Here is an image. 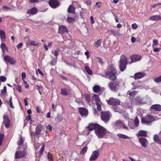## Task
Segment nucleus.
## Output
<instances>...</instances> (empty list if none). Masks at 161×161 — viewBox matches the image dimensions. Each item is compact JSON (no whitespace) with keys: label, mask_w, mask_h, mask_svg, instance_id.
Wrapping results in <instances>:
<instances>
[{"label":"nucleus","mask_w":161,"mask_h":161,"mask_svg":"<svg viewBox=\"0 0 161 161\" xmlns=\"http://www.w3.org/2000/svg\"><path fill=\"white\" fill-rule=\"evenodd\" d=\"M105 73L106 75V78H108L110 80L114 81L117 79V72L115 68L112 65L110 66L108 70Z\"/></svg>","instance_id":"nucleus-1"},{"label":"nucleus","mask_w":161,"mask_h":161,"mask_svg":"<svg viewBox=\"0 0 161 161\" xmlns=\"http://www.w3.org/2000/svg\"><path fill=\"white\" fill-rule=\"evenodd\" d=\"M106 129L102 126L97 125L96 127L95 132L99 138H103L106 135Z\"/></svg>","instance_id":"nucleus-2"},{"label":"nucleus","mask_w":161,"mask_h":161,"mask_svg":"<svg viewBox=\"0 0 161 161\" xmlns=\"http://www.w3.org/2000/svg\"><path fill=\"white\" fill-rule=\"evenodd\" d=\"M128 64L127 58L124 55H121L119 63V67L121 72L124 71L126 69Z\"/></svg>","instance_id":"nucleus-3"},{"label":"nucleus","mask_w":161,"mask_h":161,"mask_svg":"<svg viewBox=\"0 0 161 161\" xmlns=\"http://www.w3.org/2000/svg\"><path fill=\"white\" fill-rule=\"evenodd\" d=\"M108 87L112 91L116 92L119 87V82L118 81L111 82L109 83Z\"/></svg>","instance_id":"nucleus-4"},{"label":"nucleus","mask_w":161,"mask_h":161,"mask_svg":"<svg viewBox=\"0 0 161 161\" xmlns=\"http://www.w3.org/2000/svg\"><path fill=\"white\" fill-rule=\"evenodd\" d=\"M154 117L150 114H148L145 118H142L141 122L142 124H148L155 120Z\"/></svg>","instance_id":"nucleus-5"},{"label":"nucleus","mask_w":161,"mask_h":161,"mask_svg":"<svg viewBox=\"0 0 161 161\" xmlns=\"http://www.w3.org/2000/svg\"><path fill=\"white\" fill-rule=\"evenodd\" d=\"M111 116L110 113L109 112H102L101 113V119L105 123H107L109 121Z\"/></svg>","instance_id":"nucleus-6"},{"label":"nucleus","mask_w":161,"mask_h":161,"mask_svg":"<svg viewBox=\"0 0 161 161\" xmlns=\"http://www.w3.org/2000/svg\"><path fill=\"white\" fill-rule=\"evenodd\" d=\"M108 104L112 106L119 105L120 103V101L117 98H114L113 97L110 98L108 100H107Z\"/></svg>","instance_id":"nucleus-7"},{"label":"nucleus","mask_w":161,"mask_h":161,"mask_svg":"<svg viewBox=\"0 0 161 161\" xmlns=\"http://www.w3.org/2000/svg\"><path fill=\"white\" fill-rule=\"evenodd\" d=\"M114 126L118 129L122 128L124 129L129 130L128 127L124 123L120 120H118L115 121Z\"/></svg>","instance_id":"nucleus-8"},{"label":"nucleus","mask_w":161,"mask_h":161,"mask_svg":"<svg viewBox=\"0 0 161 161\" xmlns=\"http://www.w3.org/2000/svg\"><path fill=\"white\" fill-rule=\"evenodd\" d=\"M4 61L11 64H15L16 62L13 58L8 55H5L4 57Z\"/></svg>","instance_id":"nucleus-9"},{"label":"nucleus","mask_w":161,"mask_h":161,"mask_svg":"<svg viewBox=\"0 0 161 161\" xmlns=\"http://www.w3.org/2000/svg\"><path fill=\"white\" fill-rule=\"evenodd\" d=\"M99 155V152L98 150H95L92 152V154L90 158V161H94L98 157Z\"/></svg>","instance_id":"nucleus-10"},{"label":"nucleus","mask_w":161,"mask_h":161,"mask_svg":"<svg viewBox=\"0 0 161 161\" xmlns=\"http://www.w3.org/2000/svg\"><path fill=\"white\" fill-rule=\"evenodd\" d=\"M139 141L142 147L145 148L147 147L148 142L146 138L142 137H139Z\"/></svg>","instance_id":"nucleus-11"},{"label":"nucleus","mask_w":161,"mask_h":161,"mask_svg":"<svg viewBox=\"0 0 161 161\" xmlns=\"http://www.w3.org/2000/svg\"><path fill=\"white\" fill-rule=\"evenodd\" d=\"M151 114H153V110L161 111V106L159 104H156L152 105L150 108Z\"/></svg>","instance_id":"nucleus-12"},{"label":"nucleus","mask_w":161,"mask_h":161,"mask_svg":"<svg viewBox=\"0 0 161 161\" xmlns=\"http://www.w3.org/2000/svg\"><path fill=\"white\" fill-rule=\"evenodd\" d=\"M97 125V124H94L92 123L90 124L86 128V130H88L86 134L87 135H89L90 133V131L93 130V129H94L95 131L96 130V126Z\"/></svg>","instance_id":"nucleus-13"},{"label":"nucleus","mask_w":161,"mask_h":161,"mask_svg":"<svg viewBox=\"0 0 161 161\" xmlns=\"http://www.w3.org/2000/svg\"><path fill=\"white\" fill-rule=\"evenodd\" d=\"M49 3V5L53 8H56L59 4V3L58 0H50Z\"/></svg>","instance_id":"nucleus-14"},{"label":"nucleus","mask_w":161,"mask_h":161,"mask_svg":"<svg viewBox=\"0 0 161 161\" xmlns=\"http://www.w3.org/2000/svg\"><path fill=\"white\" fill-rule=\"evenodd\" d=\"M68 32V30L65 26L61 25L59 26L58 31L59 34H62Z\"/></svg>","instance_id":"nucleus-15"},{"label":"nucleus","mask_w":161,"mask_h":161,"mask_svg":"<svg viewBox=\"0 0 161 161\" xmlns=\"http://www.w3.org/2000/svg\"><path fill=\"white\" fill-rule=\"evenodd\" d=\"M3 123L4 124L5 127L8 128L10 126V120L8 118L7 115H4L3 116Z\"/></svg>","instance_id":"nucleus-16"},{"label":"nucleus","mask_w":161,"mask_h":161,"mask_svg":"<svg viewBox=\"0 0 161 161\" xmlns=\"http://www.w3.org/2000/svg\"><path fill=\"white\" fill-rule=\"evenodd\" d=\"M79 112L82 116H86L88 114V110L84 108H80L79 109Z\"/></svg>","instance_id":"nucleus-17"},{"label":"nucleus","mask_w":161,"mask_h":161,"mask_svg":"<svg viewBox=\"0 0 161 161\" xmlns=\"http://www.w3.org/2000/svg\"><path fill=\"white\" fill-rule=\"evenodd\" d=\"M146 75L144 73L139 72L136 73L134 75V79L136 80L141 79L144 77Z\"/></svg>","instance_id":"nucleus-18"},{"label":"nucleus","mask_w":161,"mask_h":161,"mask_svg":"<svg viewBox=\"0 0 161 161\" xmlns=\"http://www.w3.org/2000/svg\"><path fill=\"white\" fill-rule=\"evenodd\" d=\"M25 155V153L24 151H19L15 153V157L17 159H19L24 157Z\"/></svg>","instance_id":"nucleus-19"},{"label":"nucleus","mask_w":161,"mask_h":161,"mask_svg":"<svg viewBox=\"0 0 161 161\" xmlns=\"http://www.w3.org/2000/svg\"><path fill=\"white\" fill-rule=\"evenodd\" d=\"M131 60V63L136 62L140 60L141 57L138 55H133L130 57Z\"/></svg>","instance_id":"nucleus-20"},{"label":"nucleus","mask_w":161,"mask_h":161,"mask_svg":"<svg viewBox=\"0 0 161 161\" xmlns=\"http://www.w3.org/2000/svg\"><path fill=\"white\" fill-rule=\"evenodd\" d=\"M37 9L35 7H33L31 9L28 10L27 12V13L28 14L33 15L37 13Z\"/></svg>","instance_id":"nucleus-21"},{"label":"nucleus","mask_w":161,"mask_h":161,"mask_svg":"<svg viewBox=\"0 0 161 161\" xmlns=\"http://www.w3.org/2000/svg\"><path fill=\"white\" fill-rule=\"evenodd\" d=\"M26 44L27 45L29 46H36L39 45V43L38 42L31 41V40L29 39L26 42Z\"/></svg>","instance_id":"nucleus-22"},{"label":"nucleus","mask_w":161,"mask_h":161,"mask_svg":"<svg viewBox=\"0 0 161 161\" xmlns=\"http://www.w3.org/2000/svg\"><path fill=\"white\" fill-rule=\"evenodd\" d=\"M42 130L41 125H37L36 128L35 134L38 135L40 134Z\"/></svg>","instance_id":"nucleus-23"},{"label":"nucleus","mask_w":161,"mask_h":161,"mask_svg":"<svg viewBox=\"0 0 161 161\" xmlns=\"http://www.w3.org/2000/svg\"><path fill=\"white\" fill-rule=\"evenodd\" d=\"M0 37L2 42H3L5 41V32L2 30H0Z\"/></svg>","instance_id":"nucleus-24"},{"label":"nucleus","mask_w":161,"mask_h":161,"mask_svg":"<svg viewBox=\"0 0 161 161\" xmlns=\"http://www.w3.org/2000/svg\"><path fill=\"white\" fill-rule=\"evenodd\" d=\"M107 33H109L110 35H119V32L114 29H111L108 30Z\"/></svg>","instance_id":"nucleus-25"},{"label":"nucleus","mask_w":161,"mask_h":161,"mask_svg":"<svg viewBox=\"0 0 161 161\" xmlns=\"http://www.w3.org/2000/svg\"><path fill=\"white\" fill-rule=\"evenodd\" d=\"M154 141L160 144H161V137L157 135H155L154 136Z\"/></svg>","instance_id":"nucleus-26"},{"label":"nucleus","mask_w":161,"mask_h":161,"mask_svg":"<svg viewBox=\"0 0 161 161\" xmlns=\"http://www.w3.org/2000/svg\"><path fill=\"white\" fill-rule=\"evenodd\" d=\"M138 136H147V132L146 131L141 130H140L137 134Z\"/></svg>","instance_id":"nucleus-27"},{"label":"nucleus","mask_w":161,"mask_h":161,"mask_svg":"<svg viewBox=\"0 0 161 161\" xmlns=\"http://www.w3.org/2000/svg\"><path fill=\"white\" fill-rule=\"evenodd\" d=\"M135 103L137 104H143V102L142 101V99L139 97L137 96L135 98Z\"/></svg>","instance_id":"nucleus-28"},{"label":"nucleus","mask_w":161,"mask_h":161,"mask_svg":"<svg viewBox=\"0 0 161 161\" xmlns=\"http://www.w3.org/2000/svg\"><path fill=\"white\" fill-rule=\"evenodd\" d=\"M149 19L153 21H158L161 20V17L157 15H154L150 17Z\"/></svg>","instance_id":"nucleus-29"},{"label":"nucleus","mask_w":161,"mask_h":161,"mask_svg":"<svg viewBox=\"0 0 161 161\" xmlns=\"http://www.w3.org/2000/svg\"><path fill=\"white\" fill-rule=\"evenodd\" d=\"M75 8L72 5H70L69 6L68 9V11L69 13H74L75 11Z\"/></svg>","instance_id":"nucleus-30"},{"label":"nucleus","mask_w":161,"mask_h":161,"mask_svg":"<svg viewBox=\"0 0 161 161\" xmlns=\"http://www.w3.org/2000/svg\"><path fill=\"white\" fill-rule=\"evenodd\" d=\"M93 97L94 100L96 101V103H101L98 95L94 94L93 95Z\"/></svg>","instance_id":"nucleus-31"},{"label":"nucleus","mask_w":161,"mask_h":161,"mask_svg":"<svg viewBox=\"0 0 161 161\" xmlns=\"http://www.w3.org/2000/svg\"><path fill=\"white\" fill-rule=\"evenodd\" d=\"M117 136L119 138H123L124 139H129L130 138V137L128 136L127 135L122 134H117Z\"/></svg>","instance_id":"nucleus-32"},{"label":"nucleus","mask_w":161,"mask_h":161,"mask_svg":"<svg viewBox=\"0 0 161 161\" xmlns=\"http://www.w3.org/2000/svg\"><path fill=\"white\" fill-rule=\"evenodd\" d=\"M93 91L95 93H97L100 91V87L97 85H95L93 87Z\"/></svg>","instance_id":"nucleus-33"},{"label":"nucleus","mask_w":161,"mask_h":161,"mask_svg":"<svg viewBox=\"0 0 161 161\" xmlns=\"http://www.w3.org/2000/svg\"><path fill=\"white\" fill-rule=\"evenodd\" d=\"M101 40L99 39L94 43V45L96 47H98L101 46Z\"/></svg>","instance_id":"nucleus-34"},{"label":"nucleus","mask_w":161,"mask_h":161,"mask_svg":"<svg viewBox=\"0 0 161 161\" xmlns=\"http://www.w3.org/2000/svg\"><path fill=\"white\" fill-rule=\"evenodd\" d=\"M7 88L6 86H4L3 87V89L1 90V93H0V95L1 96H4L6 94V93Z\"/></svg>","instance_id":"nucleus-35"},{"label":"nucleus","mask_w":161,"mask_h":161,"mask_svg":"<svg viewBox=\"0 0 161 161\" xmlns=\"http://www.w3.org/2000/svg\"><path fill=\"white\" fill-rule=\"evenodd\" d=\"M85 69L86 71L90 75H91L92 74V71L87 66H85Z\"/></svg>","instance_id":"nucleus-36"},{"label":"nucleus","mask_w":161,"mask_h":161,"mask_svg":"<svg viewBox=\"0 0 161 161\" xmlns=\"http://www.w3.org/2000/svg\"><path fill=\"white\" fill-rule=\"evenodd\" d=\"M137 92L135 91H132L131 92H130V91H129L127 92V93L129 94L130 95L131 97H134L135 96V95L136 94Z\"/></svg>","instance_id":"nucleus-37"},{"label":"nucleus","mask_w":161,"mask_h":161,"mask_svg":"<svg viewBox=\"0 0 161 161\" xmlns=\"http://www.w3.org/2000/svg\"><path fill=\"white\" fill-rule=\"evenodd\" d=\"M2 9L3 11L4 12L8 11L11 10L10 8H9L6 6H3L2 7Z\"/></svg>","instance_id":"nucleus-38"},{"label":"nucleus","mask_w":161,"mask_h":161,"mask_svg":"<svg viewBox=\"0 0 161 161\" xmlns=\"http://www.w3.org/2000/svg\"><path fill=\"white\" fill-rule=\"evenodd\" d=\"M24 139L21 136L19 141L17 142L18 145L19 146L22 145L24 142Z\"/></svg>","instance_id":"nucleus-39"},{"label":"nucleus","mask_w":161,"mask_h":161,"mask_svg":"<svg viewBox=\"0 0 161 161\" xmlns=\"http://www.w3.org/2000/svg\"><path fill=\"white\" fill-rule=\"evenodd\" d=\"M87 146H85L82 149L80 152V154H84L86 152L87 149Z\"/></svg>","instance_id":"nucleus-40"},{"label":"nucleus","mask_w":161,"mask_h":161,"mask_svg":"<svg viewBox=\"0 0 161 161\" xmlns=\"http://www.w3.org/2000/svg\"><path fill=\"white\" fill-rule=\"evenodd\" d=\"M47 156L49 161H53V159L52 154L50 153H48Z\"/></svg>","instance_id":"nucleus-41"},{"label":"nucleus","mask_w":161,"mask_h":161,"mask_svg":"<svg viewBox=\"0 0 161 161\" xmlns=\"http://www.w3.org/2000/svg\"><path fill=\"white\" fill-rule=\"evenodd\" d=\"M61 93L62 95L64 96H67L68 95V93L67 91L65 89H61Z\"/></svg>","instance_id":"nucleus-42"},{"label":"nucleus","mask_w":161,"mask_h":161,"mask_svg":"<svg viewBox=\"0 0 161 161\" xmlns=\"http://www.w3.org/2000/svg\"><path fill=\"white\" fill-rule=\"evenodd\" d=\"M67 20V21L69 23H72L75 21V19L74 18H72L69 17H68Z\"/></svg>","instance_id":"nucleus-43"},{"label":"nucleus","mask_w":161,"mask_h":161,"mask_svg":"<svg viewBox=\"0 0 161 161\" xmlns=\"http://www.w3.org/2000/svg\"><path fill=\"white\" fill-rule=\"evenodd\" d=\"M134 124L136 127H138L139 125V120L137 117L135 118L134 121Z\"/></svg>","instance_id":"nucleus-44"},{"label":"nucleus","mask_w":161,"mask_h":161,"mask_svg":"<svg viewBox=\"0 0 161 161\" xmlns=\"http://www.w3.org/2000/svg\"><path fill=\"white\" fill-rule=\"evenodd\" d=\"M57 58H56V59H53L50 62V64L52 65H55L57 61Z\"/></svg>","instance_id":"nucleus-45"},{"label":"nucleus","mask_w":161,"mask_h":161,"mask_svg":"<svg viewBox=\"0 0 161 161\" xmlns=\"http://www.w3.org/2000/svg\"><path fill=\"white\" fill-rule=\"evenodd\" d=\"M4 136L3 134H0V146H1L2 144V142Z\"/></svg>","instance_id":"nucleus-46"},{"label":"nucleus","mask_w":161,"mask_h":161,"mask_svg":"<svg viewBox=\"0 0 161 161\" xmlns=\"http://www.w3.org/2000/svg\"><path fill=\"white\" fill-rule=\"evenodd\" d=\"M85 97L86 98V100L87 102H89L90 101V95L88 94H86L85 95Z\"/></svg>","instance_id":"nucleus-47"},{"label":"nucleus","mask_w":161,"mask_h":161,"mask_svg":"<svg viewBox=\"0 0 161 161\" xmlns=\"http://www.w3.org/2000/svg\"><path fill=\"white\" fill-rule=\"evenodd\" d=\"M7 78L6 77L3 76H0V81L2 82H4L6 81Z\"/></svg>","instance_id":"nucleus-48"},{"label":"nucleus","mask_w":161,"mask_h":161,"mask_svg":"<svg viewBox=\"0 0 161 161\" xmlns=\"http://www.w3.org/2000/svg\"><path fill=\"white\" fill-rule=\"evenodd\" d=\"M154 81L156 83H158L160 82H161V75L160 76L154 79Z\"/></svg>","instance_id":"nucleus-49"},{"label":"nucleus","mask_w":161,"mask_h":161,"mask_svg":"<svg viewBox=\"0 0 161 161\" xmlns=\"http://www.w3.org/2000/svg\"><path fill=\"white\" fill-rule=\"evenodd\" d=\"M97 109L99 111L101 110V103H96Z\"/></svg>","instance_id":"nucleus-50"},{"label":"nucleus","mask_w":161,"mask_h":161,"mask_svg":"<svg viewBox=\"0 0 161 161\" xmlns=\"http://www.w3.org/2000/svg\"><path fill=\"white\" fill-rule=\"evenodd\" d=\"M44 145H42V146L41 147L39 151V153L40 155H41L42 154L43 152L44 151Z\"/></svg>","instance_id":"nucleus-51"},{"label":"nucleus","mask_w":161,"mask_h":161,"mask_svg":"<svg viewBox=\"0 0 161 161\" xmlns=\"http://www.w3.org/2000/svg\"><path fill=\"white\" fill-rule=\"evenodd\" d=\"M52 53L56 57V58L58 56V53L57 51L56 50H55L54 51H52Z\"/></svg>","instance_id":"nucleus-52"},{"label":"nucleus","mask_w":161,"mask_h":161,"mask_svg":"<svg viewBox=\"0 0 161 161\" xmlns=\"http://www.w3.org/2000/svg\"><path fill=\"white\" fill-rule=\"evenodd\" d=\"M84 3L88 5H90L92 4V1L91 0H86V1H84Z\"/></svg>","instance_id":"nucleus-53"},{"label":"nucleus","mask_w":161,"mask_h":161,"mask_svg":"<svg viewBox=\"0 0 161 161\" xmlns=\"http://www.w3.org/2000/svg\"><path fill=\"white\" fill-rule=\"evenodd\" d=\"M158 41L157 40L154 39L153 41V47L154 46H156L158 45Z\"/></svg>","instance_id":"nucleus-54"},{"label":"nucleus","mask_w":161,"mask_h":161,"mask_svg":"<svg viewBox=\"0 0 161 161\" xmlns=\"http://www.w3.org/2000/svg\"><path fill=\"white\" fill-rule=\"evenodd\" d=\"M6 46L5 43H2V44H1L0 47L2 49V50L3 52V50Z\"/></svg>","instance_id":"nucleus-55"},{"label":"nucleus","mask_w":161,"mask_h":161,"mask_svg":"<svg viewBox=\"0 0 161 161\" xmlns=\"http://www.w3.org/2000/svg\"><path fill=\"white\" fill-rule=\"evenodd\" d=\"M16 89L19 92H20L22 91L21 87L19 85H18L17 86Z\"/></svg>","instance_id":"nucleus-56"},{"label":"nucleus","mask_w":161,"mask_h":161,"mask_svg":"<svg viewBox=\"0 0 161 161\" xmlns=\"http://www.w3.org/2000/svg\"><path fill=\"white\" fill-rule=\"evenodd\" d=\"M57 118L59 122L61 121L62 120V118L60 115H58Z\"/></svg>","instance_id":"nucleus-57"},{"label":"nucleus","mask_w":161,"mask_h":161,"mask_svg":"<svg viewBox=\"0 0 161 161\" xmlns=\"http://www.w3.org/2000/svg\"><path fill=\"white\" fill-rule=\"evenodd\" d=\"M23 45V44L22 42H20L17 46V48L18 49H19L22 47V46Z\"/></svg>","instance_id":"nucleus-58"},{"label":"nucleus","mask_w":161,"mask_h":161,"mask_svg":"<svg viewBox=\"0 0 161 161\" xmlns=\"http://www.w3.org/2000/svg\"><path fill=\"white\" fill-rule=\"evenodd\" d=\"M60 76L62 79L65 80L67 81L68 80V78L66 77L65 76L62 75H60Z\"/></svg>","instance_id":"nucleus-59"},{"label":"nucleus","mask_w":161,"mask_h":161,"mask_svg":"<svg viewBox=\"0 0 161 161\" xmlns=\"http://www.w3.org/2000/svg\"><path fill=\"white\" fill-rule=\"evenodd\" d=\"M131 26L133 29H135L137 28V25L136 23H134Z\"/></svg>","instance_id":"nucleus-60"},{"label":"nucleus","mask_w":161,"mask_h":161,"mask_svg":"<svg viewBox=\"0 0 161 161\" xmlns=\"http://www.w3.org/2000/svg\"><path fill=\"white\" fill-rule=\"evenodd\" d=\"M96 5L98 6V8H100L101 6V3L100 2H97L96 3Z\"/></svg>","instance_id":"nucleus-61"},{"label":"nucleus","mask_w":161,"mask_h":161,"mask_svg":"<svg viewBox=\"0 0 161 161\" xmlns=\"http://www.w3.org/2000/svg\"><path fill=\"white\" fill-rule=\"evenodd\" d=\"M39 1V0H29V2L31 3H38Z\"/></svg>","instance_id":"nucleus-62"},{"label":"nucleus","mask_w":161,"mask_h":161,"mask_svg":"<svg viewBox=\"0 0 161 161\" xmlns=\"http://www.w3.org/2000/svg\"><path fill=\"white\" fill-rule=\"evenodd\" d=\"M90 20H91V23L92 24H93L94 23V21L93 19V18L92 16H91L90 17Z\"/></svg>","instance_id":"nucleus-63"},{"label":"nucleus","mask_w":161,"mask_h":161,"mask_svg":"<svg viewBox=\"0 0 161 161\" xmlns=\"http://www.w3.org/2000/svg\"><path fill=\"white\" fill-rule=\"evenodd\" d=\"M38 72L40 73L41 75H43V73L39 69H38L37 70H36V73L37 74Z\"/></svg>","instance_id":"nucleus-64"}]
</instances>
